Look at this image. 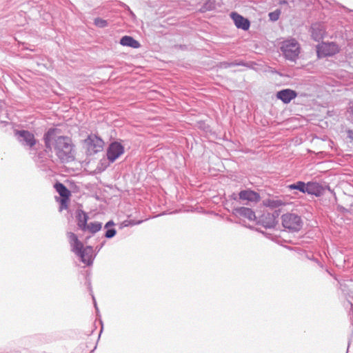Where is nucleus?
Here are the masks:
<instances>
[{"mask_svg": "<svg viewBox=\"0 0 353 353\" xmlns=\"http://www.w3.org/2000/svg\"><path fill=\"white\" fill-rule=\"evenodd\" d=\"M46 148L54 152L62 163L75 160V145L70 137L60 135L57 128H50L43 137Z\"/></svg>", "mask_w": 353, "mask_h": 353, "instance_id": "f257e3e1", "label": "nucleus"}, {"mask_svg": "<svg viewBox=\"0 0 353 353\" xmlns=\"http://www.w3.org/2000/svg\"><path fill=\"white\" fill-rule=\"evenodd\" d=\"M280 48L284 57L290 61H295L301 52L300 44L295 39L283 41Z\"/></svg>", "mask_w": 353, "mask_h": 353, "instance_id": "f03ea898", "label": "nucleus"}, {"mask_svg": "<svg viewBox=\"0 0 353 353\" xmlns=\"http://www.w3.org/2000/svg\"><path fill=\"white\" fill-rule=\"evenodd\" d=\"M283 226L290 232H298L303 226L301 218L294 213H287L281 216Z\"/></svg>", "mask_w": 353, "mask_h": 353, "instance_id": "7ed1b4c3", "label": "nucleus"}, {"mask_svg": "<svg viewBox=\"0 0 353 353\" xmlns=\"http://www.w3.org/2000/svg\"><path fill=\"white\" fill-rule=\"evenodd\" d=\"M83 147L87 155H93L102 151L103 141L99 137L92 134L84 140Z\"/></svg>", "mask_w": 353, "mask_h": 353, "instance_id": "20e7f679", "label": "nucleus"}, {"mask_svg": "<svg viewBox=\"0 0 353 353\" xmlns=\"http://www.w3.org/2000/svg\"><path fill=\"white\" fill-rule=\"evenodd\" d=\"M54 188L60 197H56V201L60 203L59 211L67 209L71 196V192L61 183L57 182Z\"/></svg>", "mask_w": 353, "mask_h": 353, "instance_id": "39448f33", "label": "nucleus"}, {"mask_svg": "<svg viewBox=\"0 0 353 353\" xmlns=\"http://www.w3.org/2000/svg\"><path fill=\"white\" fill-rule=\"evenodd\" d=\"M340 46L335 42H322L316 47L319 57L334 56L340 52Z\"/></svg>", "mask_w": 353, "mask_h": 353, "instance_id": "423d86ee", "label": "nucleus"}, {"mask_svg": "<svg viewBox=\"0 0 353 353\" xmlns=\"http://www.w3.org/2000/svg\"><path fill=\"white\" fill-rule=\"evenodd\" d=\"M123 153L124 147L123 145L119 142H113L108 148L107 157L110 161L114 162Z\"/></svg>", "mask_w": 353, "mask_h": 353, "instance_id": "0eeeda50", "label": "nucleus"}, {"mask_svg": "<svg viewBox=\"0 0 353 353\" xmlns=\"http://www.w3.org/2000/svg\"><path fill=\"white\" fill-rule=\"evenodd\" d=\"M233 214L236 216L246 219L249 221H255L256 219L255 212L249 208L239 207L233 210Z\"/></svg>", "mask_w": 353, "mask_h": 353, "instance_id": "6e6552de", "label": "nucleus"}, {"mask_svg": "<svg viewBox=\"0 0 353 353\" xmlns=\"http://www.w3.org/2000/svg\"><path fill=\"white\" fill-rule=\"evenodd\" d=\"M15 135L21 138L20 141L25 142L26 145L30 148L33 147L37 143L34 134L28 130H17Z\"/></svg>", "mask_w": 353, "mask_h": 353, "instance_id": "1a4fd4ad", "label": "nucleus"}, {"mask_svg": "<svg viewBox=\"0 0 353 353\" xmlns=\"http://www.w3.org/2000/svg\"><path fill=\"white\" fill-rule=\"evenodd\" d=\"M93 249L90 246H86L82 248L80 252H78L77 254L81 259V261L87 265H90L92 263L93 261Z\"/></svg>", "mask_w": 353, "mask_h": 353, "instance_id": "9d476101", "label": "nucleus"}, {"mask_svg": "<svg viewBox=\"0 0 353 353\" xmlns=\"http://www.w3.org/2000/svg\"><path fill=\"white\" fill-rule=\"evenodd\" d=\"M230 17L234 22L235 26L238 28H241L244 30H247L249 29L250 23L248 19L244 18L241 14L237 12H232L230 14Z\"/></svg>", "mask_w": 353, "mask_h": 353, "instance_id": "9b49d317", "label": "nucleus"}, {"mask_svg": "<svg viewBox=\"0 0 353 353\" xmlns=\"http://www.w3.org/2000/svg\"><path fill=\"white\" fill-rule=\"evenodd\" d=\"M310 32L312 37L316 41L323 39L325 34V29L321 23H314L311 26Z\"/></svg>", "mask_w": 353, "mask_h": 353, "instance_id": "f8f14e48", "label": "nucleus"}, {"mask_svg": "<svg viewBox=\"0 0 353 353\" xmlns=\"http://www.w3.org/2000/svg\"><path fill=\"white\" fill-rule=\"evenodd\" d=\"M296 97V92L291 89H284L276 93V98L282 101L284 103H290Z\"/></svg>", "mask_w": 353, "mask_h": 353, "instance_id": "ddd939ff", "label": "nucleus"}, {"mask_svg": "<svg viewBox=\"0 0 353 353\" xmlns=\"http://www.w3.org/2000/svg\"><path fill=\"white\" fill-rule=\"evenodd\" d=\"M239 196L241 200L250 202H258L261 199L260 195L257 192L250 189L241 191Z\"/></svg>", "mask_w": 353, "mask_h": 353, "instance_id": "4468645a", "label": "nucleus"}, {"mask_svg": "<svg viewBox=\"0 0 353 353\" xmlns=\"http://www.w3.org/2000/svg\"><path fill=\"white\" fill-rule=\"evenodd\" d=\"M69 243L72 248V252L77 254L78 252H80L82 248H84L83 244L81 242L77 236L73 232H68L67 234Z\"/></svg>", "mask_w": 353, "mask_h": 353, "instance_id": "2eb2a0df", "label": "nucleus"}, {"mask_svg": "<svg viewBox=\"0 0 353 353\" xmlns=\"http://www.w3.org/2000/svg\"><path fill=\"white\" fill-rule=\"evenodd\" d=\"M77 220L79 228L83 231H85V226L88 220V214L83 210H79L77 212Z\"/></svg>", "mask_w": 353, "mask_h": 353, "instance_id": "dca6fc26", "label": "nucleus"}, {"mask_svg": "<svg viewBox=\"0 0 353 353\" xmlns=\"http://www.w3.org/2000/svg\"><path fill=\"white\" fill-rule=\"evenodd\" d=\"M321 187L316 182H308L305 183V193L319 195L321 193Z\"/></svg>", "mask_w": 353, "mask_h": 353, "instance_id": "f3484780", "label": "nucleus"}, {"mask_svg": "<svg viewBox=\"0 0 353 353\" xmlns=\"http://www.w3.org/2000/svg\"><path fill=\"white\" fill-rule=\"evenodd\" d=\"M120 44L123 46H129L133 48H139V43L130 36H124L120 40Z\"/></svg>", "mask_w": 353, "mask_h": 353, "instance_id": "a211bd4d", "label": "nucleus"}, {"mask_svg": "<svg viewBox=\"0 0 353 353\" xmlns=\"http://www.w3.org/2000/svg\"><path fill=\"white\" fill-rule=\"evenodd\" d=\"M102 228V224L100 222L95 221L90 223L89 224L87 223L85 226V231H88L90 233H96L99 232Z\"/></svg>", "mask_w": 353, "mask_h": 353, "instance_id": "6ab92c4d", "label": "nucleus"}, {"mask_svg": "<svg viewBox=\"0 0 353 353\" xmlns=\"http://www.w3.org/2000/svg\"><path fill=\"white\" fill-rule=\"evenodd\" d=\"M288 188L290 190H298L300 192L305 193V183L303 181H298L296 183L289 185Z\"/></svg>", "mask_w": 353, "mask_h": 353, "instance_id": "aec40b11", "label": "nucleus"}, {"mask_svg": "<svg viewBox=\"0 0 353 353\" xmlns=\"http://www.w3.org/2000/svg\"><path fill=\"white\" fill-rule=\"evenodd\" d=\"M264 205L270 208H277L282 205L283 203L280 200L267 199L264 201Z\"/></svg>", "mask_w": 353, "mask_h": 353, "instance_id": "412c9836", "label": "nucleus"}, {"mask_svg": "<svg viewBox=\"0 0 353 353\" xmlns=\"http://www.w3.org/2000/svg\"><path fill=\"white\" fill-rule=\"evenodd\" d=\"M345 56L350 61H353V43H350L347 46L345 50Z\"/></svg>", "mask_w": 353, "mask_h": 353, "instance_id": "4be33fe9", "label": "nucleus"}, {"mask_svg": "<svg viewBox=\"0 0 353 353\" xmlns=\"http://www.w3.org/2000/svg\"><path fill=\"white\" fill-rule=\"evenodd\" d=\"M94 25L99 28H104L108 26V22L103 19L97 18L94 19Z\"/></svg>", "mask_w": 353, "mask_h": 353, "instance_id": "5701e85b", "label": "nucleus"}, {"mask_svg": "<svg viewBox=\"0 0 353 353\" xmlns=\"http://www.w3.org/2000/svg\"><path fill=\"white\" fill-rule=\"evenodd\" d=\"M281 14V11L279 10H276L274 12H272L269 14L270 19L272 21H276L279 19Z\"/></svg>", "mask_w": 353, "mask_h": 353, "instance_id": "b1692460", "label": "nucleus"}, {"mask_svg": "<svg viewBox=\"0 0 353 353\" xmlns=\"http://www.w3.org/2000/svg\"><path fill=\"white\" fill-rule=\"evenodd\" d=\"M215 4L214 1L208 0L204 5L203 9L205 10H212L214 8Z\"/></svg>", "mask_w": 353, "mask_h": 353, "instance_id": "393cba45", "label": "nucleus"}, {"mask_svg": "<svg viewBox=\"0 0 353 353\" xmlns=\"http://www.w3.org/2000/svg\"><path fill=\"white\" fill-rule=\"evenodd\" d=\"M116 230L115 229H108L105 232V237L106 238H112L116 234Z\"/></svg>", "mask_w": 353, "mask_h": 353, "instance_id": "a878e982", "label": "nucleus"}, {"mask_svg": "<svg viewBox=\"0 0 353 353\" xmlns=\"http://www.w3.org/2000/svg\"><path fill=\"white\" fill-rule=\"evenodd\" d=\"M114 225V222L112 221H110L105 224V228H108L109 226H112Z\"/></svg>", "mask_w": 353, "mask_h": 353, "instance_id": "bb28decb", "label": "nucleus"}, {"mask_svg": "<svg viewBox=\"0 0 353 353\" xmlns=\"http://www.w3.org/2000/svg\"><path fill=\"white\" fill-rule=\"evenodd\" d=\"M348 137L350 139L353 140V132L351 130L348 131Z\"/></svg>", "mask_w": 353, "mask_h": 353, "instance_id": "cd10ccee", "label": "nucleus"}, {"mask_svg": "<svg viewBox=\"0 0 353 353\" xmlns=\"http://www.w3.org/2000/svg\"><path fill=\"white\" fill-rule=\"evenodd\" d=\"M351 112L353 114V105L350 108Z\"/></svg>", "mask_w": 353, "mask_h": 353, "instance_id": "c85d7f7f", "label": "nucleus"}, {"mask_svg": "<svg viewBox=\"0 0 353 353\" xmlns=\"http://www.w3.org/2000/svg\"><path fill=\"white\" fill-rule=\"evenodd\" d=\"M287 3V2H286L285 1H283V4H285V3Z\"/></svg>", "mask_w": 353, "mask_h": 353, "instance_id": "c756f323", "label": "nucleus"}]
</instances>
